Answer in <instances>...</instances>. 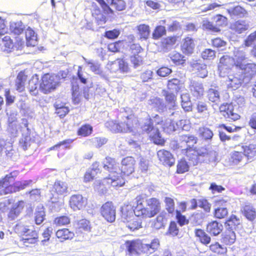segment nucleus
<instances>
[{
	"label": "nucleus",
	"mask_w": 256,
	"mask_h": 256,
	"mask_svg": "<svg viewBox=\"0 0 256 256\" xmlns=\"http://www.w3.org/2000/svg\"><path fill=\"white\" fill-rule=\"evenodd\" d=\"M103 167L109 172L108 176L104 179V183H106L113 187L122 186L124 183V178L120 176V168L118 164L111 158H106L103 162Z\"/></svg>",
	"instance_id": "f257e3e1"
},
{
	"label": "nucleus",
	"mask_w": 256,
	"mask_h": 256,
	"mask_svg": "<svg viewBox=\"0 0 256 256\" xmlns=\"http://www.w3.org/2000/svg\"><path fill=\"white\" fill-rule=\"evenodd\" d=\"M17 174V172H13L0 180V196L23 190L32 182L24 180L14 183V178Z\"/></svg>",
	"instance_id": "f03ea898"
},
{
	"label": "nucleus",
	"mask_w": 256,
	"mask_h": 256,
	"mask_svg": "<svg viewBox=\"0 0 256 256\" xmlns=\"http://www.w3.org/2000/svg\"><path fill=\"white\" fill-rule=\"evenodd\" d=\"M194 152L195 154H192L193 157L192 160L194 165L197 164L198 160L206 162H215L218 160V152L215 150H209L206 148H202L196 152Z\"/></svg>",
	"instance_id": "7ed1b4c3"
},
{
	"label": "nucleus",
	"mask_w": 256,
	"mask_h": 256,
	"mask_svg": "<svg viewBox=\"0 0 256 256\" xmlns=\"http://www.w3.org/2000/svg\"><path fill=\"white\" fill-rule=\"evenodd\" d=\"M124 122L117 123L116 121L110 120L105 125L110 130L114 132H128L132 131V117L126 116Z\"/></svg>",
	"instance_id": "20e7f679"
},
{
	"label": "nucleus",
	"mask_w": 256,
	"mask_h": 256,
	"mask_svg": "<svg viewBox=\"0 0 256 256\" xmlns=\"http://www.w3.org/2000/svg\"><path fill=\"white\" fill-rule=\"evenodd\" d=\"M53 188L54 192L50 191L48 194V198L52 204H58L60 206L62 202L59 200L58 195L64 194L67 192L68 186L67 184L60 180H57L55 182Z\"/></svg>",
	"instance_id": "39448f33"
},
{
	"label": "nucleus",
	"mask_w": 256,
	"mask_h": 256,
	"mask_svg": "<svg viewBox=\"0 0 256 256\" xmlns=\"http://www.w3.org/2000/svg\"><path fill=\"white\" fill-rule=\"evenodd\" d=\"M42 80L40 84V90L44 94H48L54 90L59 84L57 76L48 74H44L42 77Z\"/></svg>",
	"instance_id": "423d86ee"
},
{
	"label": "nucleus",
	"mask_w": 256,
	"mask_h": 256,
	"mask_svg": "<svg viewBox=\"0 0 256 256\" xmlns=\"http://www.w3.org/2000/svg\"><path fill=\"white\" fill-rule=\"evenodd\" d=\"M230 199L225 196L218 199L216 202L214 216L219 219L224 218L228 214V208L230 206Z\"/></svg>",
	"instance_id": "0eeeda50"
},
{
	"label": "nucleus",
	"mask_w": 256,
	"mask_h": 256,
	"mask_svg": "<svg viewBox=\"0 0 256 256\" xmlns=\"http://www.w3.org/2000/svg\"><path fill=\"white\" fill-rule=\"evenodd\" d=\"M20 126L22 138L20 140V144L22 148L26 150L32 142L30 136V130L28 128V120L26 118H22Z\"/></svg>",
	"instance_id": "6e6552de"
},
{
	"label": "nucleus",
	"mask_w": 256,
	"mask_h": 256,
	"mask_svg": "<svg viewBox=\"0 0 256 256\" xmlns=\"http://www.w3.org/2000/svg\"><path fill=\"white\" fill-rule=\"evenodd\" d=\"M120 176H128L134 170L135 160L132 156H127L124 158L121 162Z\"/></svg>",
	"instance_id": "1a4fd4ad"
},
{
	"label": "nucleus",
	"mask_w": 256,
	"mask_h": 256,
	"mask_svg": "<svg viewBox=\"0 0 256 256\" xmlns=\"http://www.w3.org/2000/svg\"><path fill=\"white\" fill-rule=\"evenodd\" d=\"M144 198L142 196H139L135 198L136 206H134V212L135 216L137 217H140L143 218H151L148 208H146L143 204Z\"/></svg>",
	"instance_id": "9d476101"
},
{
	"label": "nucleus",
	"mask_w": 256,
	"mask_h": 256,
	"mask_svg": "<svg viewBox=\"0 0 256 256\" xmlns=\"http://www.w3.org/2000/svg\"><path fill=\"white\" fill-rule=\"evenodd\" d=\"M179 140L180 144L184 146L182 150H186L187 156L189 157L190 152H193L192 148L198 142V138L192 134H183L180 136Z\"/></svg>",
	"instance_id": "9b49d317"
},
{
	"label": "nucleus",
	"mask_w": 256,
	"mask_h": 256,
	"mask_svg": "<svg viewBox=\"0 0 256 256\" xmlns=\"http://www.w3.org/2000/svg\"><path fill=\"white\" fill-rule=\"evenodd\" d=\"M100 213L108 222H112L116 219V208L112 202H108L100 208Z\"/></svg>",
	"instance_id": "f8f14e48"
},
{
	"label": "nucleus",
	"mask_w": 256,
	"mask_h": 256,
	"mask_svg": "<svg viewBox=\"0 0 256 256\" xmlns=\"http://www.w3.org/2000/svg\"><path fill=\"white\" fill-rule=\"evenodd\" d=\"M244 74H236L229 75L226 82L228 88L233 90L240 88L244 82Z\"/></svg>",
	"instance_id": "ddd939ff"
},
{
	"label": "nucleus",
	"mask_w": 256,
	"mask_h": 256,
	"mask_svg": "<svg viewBox=\"0 0 256 256\" xmlns=\"http://www.w3.org/2000/svg\"><path fill=\"white\" fill-rule=\"evenodd\" d=\"M159 160L165 166H172L175 162V158L169 152L164 150H159L157 152Z\"/></svg>",
	"instance_id": "4468645a"
},
{
	"label": "nucleus",
	"mask_w": 256,
	"mask_h": 256,
	"mask_svg": "<svg viewBox=\"0 0 256 256\" xmlns=\"http://www.w3.org/2000/svg\"><path fill=\"white\" fill-rule=\"evenodd\" d=\"M234 64V60L232 58L228 56H222L220 60V64L218 65L220 76L224 77L226 72H223V70H228Z\"/></svg>",
	"instance_id": "2eb2a0df"
},
{
	"label": "nucleus",
	"mask_w": 256,
	"mask_h": 256,
	"mask_svg": "<svg viewBox=\"0 0 256 256\" xmlns=\"http://www.w3.org/2000/svg\"><path fill=\"white\" fill-rule=\"evenodd\" d=\"M224 228L222 223L216 220L209 222L206 226V232L212 236H217L220 234Z\"/></svg>",
	"instance_id": "dca6fc26"
},
{
	"label": "nucleus",
	"mask_w": 256,
	"mask_h": 256,
	"mask_svg": "<svg viewBox=\"0 0 256 256\" xmlns=\"http://www.w3.org/2000/svg\"><path fill=\"white\" fill-rule=\"evenodd\" d=\"M70 205L74 210H80L85 206V200L82 195H73L70 197Z\"/></svg>",
	"instance_id": "f3484780"
},
{
	"label": "nucleus",
	"mask_w": 256,
	"mask_h": 256,
	"mask_svg": "<svg viewBox=\"0 0 256 256\" xmlns=\"http://www.w3.org/2000/svg\"><path fill=\"white\" fill-rule=\"evenodd\" d=\"M239 68L246 75L244 78L248 80L256 74V64L254 63H244Z\"/></svg>",
	"instance_id": "a211bd4d"
},
{
	"label": "nucleus",
	"mask_w": 256,
	"mask_h": 256,
	"mask_svg": "<svg viewBox=\"0 0 256 256\" xmlns=\"http://www.w3.org/2000/svg\"><path fill=\"white\" fill-rule=\"evenodd\" d=\"M147 206L151 218L158 214L160 209L159 200L156 198H152L146 200Z\"/></svg>",
	"instance_id": "6ab92c4d"
},
{
	"label": "nucleus",
	"mask_w": 256,
	"mask_h": 256,
	"mask_svg": "<svg viewBox=\"0 0 256 256\" xmlns=\"http://www.w3.org/2000/svg\"><path fill=\"white\" fill-rule=\"evenodd\" d=\"M227 11L232 18L246 17L248 15L247 11L240 6L230 8Z\"/></svg>",
	"instance_id": "aec40b11"
},
{
	"label": "nucleus",
	"mask_w": 256,
	"mask_h": 256,
	"mask_svg": "<svg viewBox=\"0 0 256 256\" xmlns=\"http://www.w3.org/2000/svg\"><path fill=\"white\" fill-rule=\"evenodd\" d=\"M225 224L227 229L233 230L242 227V220L235 215L232 214L226 222Z\"/></svg>",
	"instance_id": "412c9836"
},
{
	"label": "nucleus",
	"mask_w": 256,
	"mask_h": 256,
	"mask_svg": "<svg viewBox=\"0 0 256 256\" xmlns=\"http://www.w3.org/2000/svg\"><path fill=\"white\" fill-rule=\"evenodd\" d=\"M25 202L22 201H18L13 205L12 210H10L8 218L10 220H15L19 215L24 206Z\"/></svg>",
	"instance_id": "4be33fe9"
},
{
	"label": "nucleus",
	"mask_w": 256,
	"mask_h": 256,
	"mask_svg": "<svg viewBox=\"0 0 256 256\" xmlns=\"http://www.w3.org/2000/svg\"><path fill=\"white\" fill-rule=\"evenodd\" d=\"M162 94L165 98L166 101L168 104V110H175V108L177 106L176 105V97L175 94L166 90L162 91Z\"/></svg>",
	"instance_id": "5701e85b"
},
{
	"label": "nucleus",
	"mask_w": 256,
	"mask_h": 256,
	"mask_svg": "<svg viewBox=\"0 0 256 256\" xmlns=\"http://www.w3.org/2000/svg\"><path fill=\"white\" fill-rule=\"evenodd\" d=\"M148 104L159 112H162L166 110V105L163 100L158 97L151 98L149 100Z\"/></svg>",
	"instance_id": "b1692460"
},
{
	"label": "nucleus",
	"mask_w": 256,
	"mask_h": 256,
	"mask_svg": "<svg viewBox=\"0 0 256 256\" xmlns=\"http://www.w3.org/2000/svg\"><path fill=\"white\" fill-rule=\"evenodd\" d=\"M38 238V234L36 230H28L22 238V241L26 246H28V244H34L36 242Z\"/></svg>",
	"instance_id": "393cba45"
},
{
	"label": "nucleus",
	"mask_w": 256,
	"mask_h": 256,
	"mask_svg": "<svg viewBox=\"0 0 256 256\" xmlns=\"http://www.w3.org/2000/svg\"><path fill=\"white\" fill-rule=\"evenodd\" d=\"M246 59V52L242 50H236L234 51V64L236 68H239L244 63H246L245 60Z\"/></svg>",
	"instance_id": "a878e982"
},
{
	"label": "nucleus",
	"mask_w": 256,
	"mask_h": 256,
	"mask_svg": "<svg viewBox=\"0 0 256 256\" xmlns=\"http://www.w3.org/2000/svg\"><path fill=\"white\" fill-rule=\"evenodd\" d=\"M242 211L248 220L252 222L256 218V210L252 205L250 204L245 205Z\"/></svg>",
	"instance_id": "bb28decb"
},
{
	"label": "nucleus",
	"mask_w": 256,
	"mask_h": 256,
	"mask_svg": "<svg viewBox=\"0 0 256 256\" xmlns=\"http://www.w3.org/2000/svg\"><path fill=\"white\" fill-rule=\"evenodd\" d=\"M190 90L192 95L197 98L201 97L204 92L202 84L196 82H191Z\"/></svg>",
	"instance_id": "cd10ccee"
},
{
	"label": "nucleus",
	"mask_w": 256,
	"mask_h": 256,
	"mask_svg": "<svg viewBox=\"0 0 256 256\" xmlns=\"http://www.w3.org/2000/svg\"><path fill=\"white\" fill-rule=\"evenodd\" d=\"M198 132L200 137L203 141L210 143L214 136L212 130L208 128L202 127L199 128Z\"/></svg>",
	"instance_id": "c85d7f7f"
},
{
	"label": "nucleus",
	"mask_w": 256,
	"mask_h": 256,
	"mask_svg": "<svg viewBox=\"0 0 256 256\" xmlns=\"http://www.w3.org/2000/svg\"><path fill=\"white\" fill-rule=\"evenodd\" d=\"M249 28L248 24L244 20H238L230 26V28L238 34H242Z\"/></svg>",
	"instance_id": "c756f323"
},
{
	"label": "nucleus",
	"mask_w": 256,
	"mask_h": 256,
	"mask_svg": "<svg viewBox=\"0 0 256 256\" xmlns=\"http://www.w3.org/2000/svg\"><path fill=\"white\" fill-rule=\"evenodd\" d=\"M195 48V44L192 38L187 37L184 41L182 45V50L183 52L186 54H192Z\"/></svg>",
	"instance_id": "7c9ffc66"
},
{
	"label": "nucleus",
	"mask_w": 256,
	"mask_h": 256,
	"mask_svg": "<svg viewBox=\"0 0 256 256\" xmlns=\"http://www.w3.org/2000/svg\"><path fill=\"white\" fill-rule=\"evenodd\" d=\"M181 105L186 112H190L192 110V104L190 94L188 92H184L180 95Z\"/></svg>",
	"instance_id": "2f4dec72"
},
{
	"label": "nucleus",
	"mask_w": 256,
	"mask_h": 256,
	"mask_svg": "<svg viewBox=\"0 0 256 256\" xmlns=\"http://www.w3.org/2000/svg\"><path fill=\"white\" fill-rule=\"evenodd\" d=\"M236 240V236L234 230H226L225 232L222 234V240L227 245L233 244Z\"/></svg>",
	"instance_id": "473e14b6"
},
{
	"label": "nucleus",
	"mask_w": 256,
	"mask_h": 256,
	"mask_svg": "<svg viewBox=\"0 0 256 256\" xmlns=\"http://www.w3.org/2000/svg\"><path fill=\"white\" fill-rule=\"evenodd\" d=\"M122 218L124 222H130L134 214V210L131 206L127 205L122 208Z\"/></svg>",
	"instance_id": "72a5a7b5"
},
{
	"label": "nucleus",
	"mask_w": 256,
	"mask_h": 256,
	"mask_svg": "<svg viewBox=\"0 0 256 256\" xmlns=\"http://www.w3.org/2000/svg\"><path fill=\"white\" fill-rule=\"evenodd\" d=\"M137 34L141 40H147L150 34V26L145 24H141L136 26Z\"/></svg>",
	"instance_id": "f704fd0d"
},
{
	"label": "nucleus",
	"mask_w": 256,
	"mask_h": 256,
	"mask_svg": "<svg viewBox=\"0 0 256 256\" xmlns=\"http://www.w3.org/2000/svg\"><path fill=\"white\" fill-rule=\"evenodd\" d=\"M40 84L38 76H33L28 83V89L32 95L36 96L38 94V87H40Z\"/></svg>",
	"instance_id": "c9c22d12"
},
{
	"label": "nucleus",
	"mask_w": 256,
	"mask_h": 256,
	"mask_svg": "<svg viewBox=\"0 0 256 256\" xmlns=\"http://www.w3.org/2000/svg\"><path fill=\"white\" fill-rule=\"evenodd\" d=\"M26 38L28 46H34L37 44V36L35 32L28 28L26 31Z\"/></svg>",
	"instance_id": "e433bc0d"
},
{
	"label": "nucleus",
	"mask_w": 256,
	"mask_h": 256,
	"mask_svg": "<svg viewBox=\"0 0 256 256\" xmlns=\"http://www.w3.org/2000/svg\"><path fill=\"white\" fill-rule=\"evenodd\" d=\"M195 235L198 237L202 244L205 246L208 244L211 241V238L206 232L201 229H196Z\"/></svg>",
	"instance_id": "4c0bfd02"
},
{
	"label": "nucleus",
	"mask_w": 256,
	"mask_h": 256,
	"mask_svg": "<svg viewBox=\"0 0 256 256\" xmlns=\"http://www.w3.org/2000/svg\"><path fill=\"white\" fill-rule=\"evenodd\" d=\"M192 67L196 70V73L198 76L202 78H204L207 76L208 72L206 69V64L196 62L192 64Z\"/></svg>",
	"instance_id": "58836bf2"
},
{
	"label": "nucleus",
	"mask_w": 256,
	"mask_h": 256,
	"mask_svg": "<svg viewBox=\"0 0 256 256\" xmlns=\"http://www.w3.org/2000/svg\"><path fill=\"white\" fill-rule=\"evenodd\" d=\"M153 124L154 120L148 116L141 126L142 131L150 134L156 128L154 126Z\"/></svg>",
	"instance_id": "ea45409f"
},
{
	"label": "nucleus",
	"mask_w": 256,
	"mask_h": 256,
	"mask_svg": "<svg viewBox=\"0 0 256 256\" xmlns=\"http://www.w3.org/2000/svg\"><path fill=\"white\" fill-rule=\"evenodd\" d=\"M210 250L213 252L220 255H224L227 252V248L218 242H216L210 246Z\"/></svg>",
	"instance_id": "a19ab883"
},
{
	"label": "nucleus",
	"mask_w": 256,
	"mask_h": 256,
	"mask_svg": "<svg viewBox=\"0 0 256 256\" xmlns=\"http://www.w3.org/2000/svg\"><path fill=\"white\" fill-rule=\"evenodd\" d=\"M44 208L42 205L37 206L35 212V222L36 224H41L45 219Z\"/></svg>",
	"instance_id": "79ce46f5"
},
{
	"label": "nucleus",
	"mask_w": 256,
	"mask_h": 256,
	"mask_svg": "<svg viewBox=\"0 0 256 256\" xmlns=\"http://www.w3.org/2000/svg\"><path fill=\"white\" fill-rule=\"evenodd\" d=\"M207 97L208 100L218 104L220 102V96L219 92L214 88H210L207 92Z\"/></svg>",
	"instance_id": "37998d69"
},
{
	"label": "nucleus",
	"mask_w": 256,
	"mask_h": 256,
	"mask_svg": "<svg viewBox=\"0 0 256 256\" xmlns=\"http://www.w3.org/2000/svg\"><path fill=\"white\" fill-rule=\"evenodd\" d=\"M10 27L11 32L17 35L22 34L25 28L24 24L20 21L11 22Z\"/></svg>",
	"instance_id": "c03bdc74"
},
{
	"label": "nucleus",
	"mask_w": 256,
	"mask_h": 256,
	"mask_svg": "<svg viewBox=\"0 0 256 256\" xmlns=\"http://www.w3.org/2000/svg\"><path fill=\"white\" fill-rule=\"evenodd\" d=\"M4 153L8 158L13 161H16L18 158V152L12 148V144L10 142H8L7 146L6 147Z\"/></svg>",
	"instance_id": "a18cd8bd"
},
{
	"label": "nucleus",
	"mask_w": 256,
	"mask_h": 256,
	"mask_svg": "<svg viewBox=\"0 0 256 256\" xmlns=\"http://www.w3.org/2000/svg\"><path fill=\"white\" fill-rule=\"evenodd\" d=\"M83 58L88 66L90 68L91 71L95 74H100L102 71L100 68V65L93 60H89L83 57Z\"/></svg>",
	"instance_id": "49530a36"
},
{
	"label": "nucleus",
	"mask_w": 256,
	"mask_h": 256,
	"mask_svg": "<svg viewBox=\"0 0 256 256\" xmlns=\"http://www.w3.org/2000/svg\"><path fill=\"white\" fill-rule=\"evenodd\" d=\"M162 24H164L167 26L168 30L170 32L176 31L181 28L180 24L176 20H164L161 21Z\"/></svg>",
	"instance_id": "de8ad7c7"
},
{
	"label": "nucleus",
	"mask_w": 256,
	"mask_h": 256,
	"mask_svg": "<svg viewBox=\"0 0 256 256\" xmlns=\"http://www.w3.org/2000/svg\"><path fill=\"white\" fill-rule=\"evenodd\" d=\"M168 56L170 60L176 65L182 64L186 61L184 59V56L176 51L171 52Z\"/></svg>",
	"instance_id": "09e8293b"
},
{
	"label": "nucleus",
	"mask_w": 256,
	"mask_h": 256,
	"mask_svg": "<svg viewBox=\"0 0 256 256\" xmlns=\"http://www.w3.org/2000/svg\"><path fill=\"white\" fill-rule=\"evenodd\" d=\"M98 166V164H95L92 165V168L90 170H88L86 172L84 176V181L85 182H89L94 179L96 174L99 172Z\"/></svg>",
	"instance_id": "8fccbe9b"
},
{
	"label": "nucleus",
	"mask_w": 256,
	"mask_h": 256,
	"mask_svg": "<svg viewBox=\"0 0 256 256\" xmlns=\"http://www.w3.org/2000/svg\"><path fill=\"white\" fill-rule=\"evenodd\" d=\"M241 148L243 150L244 155L247 156L248 158H252L256 156V144H250L248 146H242Z\"/></svg>",
	"instance_id": "3c124183"
},
{
	"label": "nucleus",
	"mask_w": 256,
	"mask_h": 256,
	"mask_svg": "<svg viewBox=\"0 0 256 256\" xmlns=\"http://www.w3.org/2000/svg\"><path fill=\"white\" fill-rule=\"evenodd\" d=\"M26 81V76L22 72H20L16 81V89L20 92H22L24 88V84Z\"/></svg>",
	"instance_id": "603ef678"
},
{
	"label": "nucleus",
	"mask_w": 256,
	"mask_h": 256,
	"mask_svg": "<svg viewBox=\"0 0 256 256\" xmlns=\"http://www.w3.org/2000/svg\"><path fill=\"white\" fill-rule=\"evenodd\" d=\"M56 236L59 238L68 240L72 238L74 236V234L67 228H64L58 230L56 232Z\"/></svg>",
	"instance_id": "864d4df0"
},
{
	"label": "nucleus",
	"mask_w": 256,
	"mask_h": 256,
	"mask_svg": "<svg viewBox=\"0 0 256 256\" xmlns=\"http://www.w3.org/2000/svg\"><path fill=\"white\" fill-rule=\"evenodd\" d=\"M150 137L153 140L154 142L156 144L162 145L164 144V140L162 138L158 128L154 130V131L150 134Z\"/></svg>",
	"instance_id": "5fc2aeb1"
},
{
	"label": "nucleus",
	"mask_w": 256,
	"mask_h": 256,
	"mask_svg": "<svg viewBox=\"0 0 256 256\" xmlns=\"http://www.w3.org/2000/svg\"><path fill=\"white\" fill-rule=\"evenodd\" d=\"M1 45L3 50L7 52H10L14 47L12 40L9 36H5L2 38Z\"/></svg>",
	"instance_id": "6e6d98bb"
},
{
	"label": "nucleus",
	"mask_w": 256,
	"mask_h": 256,
	"mask_svg": "<svg viewBox=\"0 0 256 256\" xmlns=\"http://www.w3.org/2000/svg\"><path fill=\"white\" fill-rule=\"evenodd\" d=\"M93 128L92 126L90 124H86L82 126L78 130V135L82 136H88L92 132Z\"/></svg>",
	"instance_id": "4d7b16f0"
},
{
	"label": "nucleus",
	"mask_w": 256,
	"mask_h": 256,
	"mask_svg": "<svg viewBox=\"0 0 256 256\" xmlns=\"http://www.w3.org/2000/svg\"><path fill=\"white\" fill-rule=\"evenodd\" d=\"M164 130L168 134L172 133L176 130L174 122L172 119L167 120L162 124Z\"/></svg>",
	"instance_id": "13d9d810"
},
{
	"label": "nucleus",
	"mask_w": 256,
	"mask_h": 256,
	"mask_svg": "<svg viewBox=\"0 0 256 256\" xmlns=\"http://www.w3.org/2000/svg\"><path fill=\"white\" fill-rule=\"evenodd\" d=\"M214 21L215 26L219 28H220V27L225 26L227 24L226 18L220 14L215 16L214 18Z\"/></svg>",
	"instance_id": "bf43d9fd"
},
{
	"label": "nucleus",
	"mask_w": 256,
	"mask_h": 256,
	"mask_svg": "<svg viewBox=\"0 0 256 256\" xmlns=\"http://www.w3.org/2000/svg\"><path fill=\"white\" fill-rule=\"evenodd\" d=\"M138 240L128 241L126 242V246L128 252L130 254H135L138 252Z\"/></svg>",
	"instance_id": "052dcab7"
},
{
	"label": "nucleus",
	"mask_w": 256,
	"mask_h": 256,
	"mask_svg": "<svg viewBox=\"0 0 256 256\" xmlns=\"http://www.w3.org/2000/svg\"><path fill=\"white\" fill-rule=\"evenodd\" d=\"M54 106L56 108V112L59 114L60 118L64 117L69 112L68 108L62 104L56 103Z\"/></svg>",
	"instance_id": "680f3d73"
},
{
	"label": "nucleus",
	"mask_w": 256,
	"mask_h": 256,
	"mask_svg": "<svg viewBox=\"0 0 256 256\" xmlns=\"http://www.w3.org/2000/svg\"><path fill=\"white\" fill-rule=\"evenodd\" d=\"M180 80L177 78H172L168 81V86L170 90L178 92L180 88Z\"/></svg>",
	"instance_id": "e2e57ef3"
},
{
	"label": "nucleus",
	"mask_w": 256,
	"mask_h": 256,
	"mask_svg": "<svg viewBox=\"0 0 256 256\" xmlns=\"http://www.w3.org/2000/svg\"><path fill=\"white\" fill-rule=\"evenodd\" d=\"M189 170V164L185 160L182 159L178 162L177 165V172L178 174H183Z\"/></svg>",
	"instance_id": "0e129e2a"
},
{
	"label": "nucleus",
	"mask_w": 256,
	"mask_h": 256,
	"mask_svg": "<svg viewBox=\"0 0 256 256\" xmlns=\"http://www.w3.org/2000/svg\"><path fill=\"white\" fill-rule=\"evenodd\" d=\"M166 33V28L164 26H156L152 32V38L154 39H158L164 35Z\"/></svg>",
	"instance_id": "69168bd1"
},
{
	"label": "nucleus",
	"mask_w": 256,
	"mask_h": 256,
	"mask_svg": "<svg viewBox=\"0 0 256 256\" xmlns=\"http://www.w3.org/2000/svg\"><path fill=\"white\" fill-rule=\"evenodd\" d=\"M78 228L80 231H90V222L86 219L79 220L78 223Z\"/></svg>",
	"instance_id": "338daca9"
},
{
	"label": "nucleus",
	"mask_w": 256,
	"mask_h": 256,
	"mask_svg": "<svg viewBox=\"0 0 256 256\" xmlns=\"http://www.w3.org/2000/svg\"><path fill=\"white\" fill-rule=\"evenodd\" d=\"M244 44L246 46L256 45V30L248 36L244 40Z\"/></svg>",
	"instance_id": "774afa93"
}]
</instances>
